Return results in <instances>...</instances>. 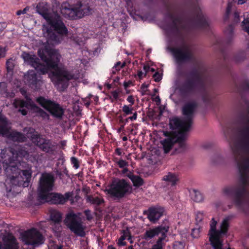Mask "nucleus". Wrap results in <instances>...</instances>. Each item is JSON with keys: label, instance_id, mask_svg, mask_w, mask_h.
Listing matches in <instances>:
<instances>
[{"label": "nucleus", "instance_id": "39448f33", "mask_svg": "<svg viewBox=\"0 0 249 249\" xmlns=\"http://www.w3.org/2000/svg\"><path fill=\"white\" fill-rule=\"evenodd\" d=\"M36 8L37 13L47 22L42 26L43 34L47 39V43L53 45L60 43L63 39V35L67 33L60 17L56 13L52 12L45 2H39Z\"/></svg>", "mask_w": 249, "mask_h": 249}, {"label": "nucleus", "instance_id": "b1692460", "mask_svg": "<svg viewBox=\"0 0 249 249\" xmlns=\"http://www.w3.org/2000/svg\"><path fill=\"white\" fill-rule=\"evenodd\" d=\"M163 180L168 185L174 186L178 181V178L176 174L169 172L163 177Z\"/></svg>", "mask_w": 249, "mask_h": 249}, {"label": "nucleus", "instance_id": "37998d69", "mask_svg": "<svg viewBox=\"0 0 249 249\" xmlns=\"http://www.w3.org/2000/svg\"><path fill=\"white\" fill-rule=\"evenodd\" d=\"M6 52V50L5 48H2L0 46V58L5 56Z\"/></svg>", "mask_w": 249, "mask_h": 249}, {"label": "nucleus", "instance_id": "423d86ee", "mask_svg": "<svg viewBox=\"0 0 249 249\" xmlns=\"http://www.w3.org/2000/svg\"><path fill=\"white\" fill-rule=\"evenodd\" d=\"M53 177L50 174H43L40 179L38 197L45 202L54 204L64 203L63 195L51 193L53 186Z\"/></svg>", "mask_w": 249, "mask_h": 249}, {"label": "nucleus", "instance_id": "13d9d810", "mask_svg": "<svg viewBox=\"0 0 249 249\" xmlns=\"http://www.w3.org/2000/svg\"><path fill=\"white\" fill-rule=\"evenodd\" d=\"M244 87L246 89H249V80H246L244 84Z\"/></svg>", "mask_w": 249, "mask_h": 249}, {"label": "nucleus", "instance_id": "dca6fc26", "mask_svg": "<svg viewBox=\"0 0 249 249\" xmlns=\"http://www.w3.org/2000/svg\"><path fill=\"white\" fill-rule=\"evenodd\" d=\"M21 240L26 244L38 245L43 243V237L39 231L35 228L25 231L20 234Z\"/></svg>", "mask_w": 249, "mask_h": 249}, {"label": "nucleus", "instance_id": "f3484780", "mask_svg": "<svg viewBox=\"0 0 249 249\" xmlns=\"http://www.w3.org/2000/svg\"><path fill=\"white\" fill-rule=\"evenodd\" d=\"M171 52L173 53L178 63L189 60L192 56L190 48L184 44L180 47L171 48Z\"/></svg>", "mask_w": 249, "mask_h": 249}, {"label": "nucleus", "instance_id": "412c9836", "mask_svg": "<svg viewBox=\"0 0 249 249\" xmlns=\"http://www.w3.org/2000/svg\"><path fill=\"white\" fill-rule=\"evenodd\" d=\"M163 210L161 208H152L148 210V218L152 222H155L162 215Z\"/></svg>", "mask_w": 249, "mask_h": 249}, {"label": "nucleus", "instance_id": "f03ea898", "mask_svg": "<svg viewBox=\"0 0 249 249\" xmlns=\"http://www.w3.org/2000/svg\"><path fill=\"white\" fill-rule=\"evenodd\" d=\"M38 54L45 65L40 63L36 55L26 52L22 53L21 57L25 63L34 67L39 74H44L49 71H53L49 76L55 85L75 78L74 76L64 68L58 67L61 55L57 50L45 46L44 49L39 50Z\"/></svg>", "mask_w": 249, "mask_h": 249}, {"label": "nucleus", "instance_id": "9b49d317", "mask_svg": "<svg viewBox=\"0 0 249 249\" xmlns=\"http://www.w3.org/2000/svg\"><path fill=\"white\" fill-rule=\"evenodd\" d=\"M81 213L70 212L67 214L65 219L67 226L76 235L83 237L85 235V226L82 223Z\"/></svg>", "mask_w": 249, "mask_h": 249}, {"label": "nucleus", "instance_id": "ddd939ff", "mask_svg": "<svg viewBox=\"0 0 249 249\" xmlns=\"http://www.w3.org/2000/svg\"><path fill=\"white\" fill-rule=\"evenodd\" d=\"M36 102L55 118L61 119L64 115V109L59 104L55 102L45 99L42 97L37 98Z\"/></svg>", "mask_w": 249, "mask_h": 249}, {"label": "nucleus", "instance_id": "2f4dec72", "mask_svg": "<svg viewBox=\"0 0 249 249\" xmlns=\"http://www.w3.org/2000/svg\"><path fill=\"white\" fill-rule=\"evenodd\" d=\"M200 228L196 227L192 230L191 235L193 238H198L200 236Z\"/></svg>", "mask_w": 249, "mask_h": 249}, {"label": "nucleus", "instance_id": "e433bc0d", "mask_svg": "<svg viewBox=\"0 0 249 249\" xmlns=\"http://www.w3.org/2000/svg\"><path fill=\"white\" fill-rule=\"evenodd\" d=\"M71 161L72 164H73V167L75 169H77L79 167V162H78V160L75 157H71Z\"/></svg>", "mask_w": 249, "mask_h": 249}, {"label": "nucleus", "instance_id": "bb28decb", "mask_svg": "<svg viewBox=\"0 0 249 249\" xmlns=\"http://www.w3.org/2000/svg\"><path fill=\"white\" fill-rule=\"evenodd\" d=\"M191 198L196 202H200L204 199L203 195L199 191L196 190H193L192 192Z\"/></svg>", "mask_w": 249, "mask_h": 249}, {"label": "nucleus", "instance_id": "c85d7f7f", "mask_svg": "<svg viewBox=\"0 0 249 249\" xmlns=\"http://www.w3.org/2000/svg\"><path fill=\"white\" fill-rule=\"evenodd\" d=\"M197 17L199 24L200 26L204 27H206V26H208L209 21L207 18L203 15L201 12L200 13H198Z\"/></svg>", "mask_w": 249, "mask_h": 249}, {"label": "nucleus", "instance_id": "a211bd4d", "mask_svg": "<svg viewBox=\"0 0 249 249\" xmlns=\"http://www.w3.org/2000/svg\"><path fill=\"white\" fill-rule=\"evenodd\" d=\"M24 81L26 84L35 89H38L42 83L41 77L37 76L35 71H29L24 75Z\"/></svg>", "mask_w": 249, "mask_h": 249}, {"label": "nucleus", "instance_id": "338daca9", "mask_svg": "<svg viewBox=\"0 0 249 249\" xmlns=\"http://www.w3.org/2000/svg\"><path fill=\"white\" fill-rule=\"evenodd\" d=\"M149 71H151L152 72H153V71H155V70L153 68H150V70Z\"/></svg>", "mask_w": 249, "mask_h": 249}, {"label": "nucleus", "instance_id": "de8ad7c7", "mask_svg": "<svg viewBox=\"0 0 249 249\" xmlns=\"http://www.w3.org/2000/svg\"><path fill=\"white\" fill-rule=\"evenodd\" d=\"M28 10V8L26 7L23 10H18L17 12V15L18 16H19L21 14H24L26 13V12Z\"/></svg>", "mask_w": 249, "mask_h": 249}, {"label": "nucleus", "instance_id": "e2e57ef3", "mask_svg": "<svg viewBox=\"0 0 249 249\" xmlns=\"http://www.w3.org/2000/svg\"><path fill=\"white\" fill-rule=\"evenodd\" d=\"M127 240H128L131 243H133V241L132 239V237L130 235V232H129V236H128Z\"/></svg>", "mask_w": 249, "mask_h": 249}, {"label": "nucleus", "instance_id": "1a4fd4ad", "mask_svg": "<svg viewBox=\"0 0 249 249\" xmlns=\"http://www.w3.org/2000/svg\"><path fill=\"white\" fill-rule=\"evenodd\" d=\"M129 184L124 179H117L112 181L108 188L104 191L114 199L119 200L131 192Z\"/></svg>", "mask_w": 249, "mask_h": 249}, {"label": "nucleus", "instance_id": "4c0bfd02", "mask_svg": "<svg viewBox=\"0 0 249 249\" xmlns=\"http://www.w3.org/2000/svg\"><path fill=\"white\" fill-rule=\"evenodd\" d=\"M204 218V214L202 212H198L196 214V221L197 222H200Z\"/></svg>", "mask_w": 249, "mask_h": 249}, {"label": "nucleus", "instance_id": "3c124183", "mask_svg": "<svg viewBox=\"0 0 249 249\" xmlns=\"http://www.w3.org/2000/svg\"><path fill=\"white\" fill-rule=\"evenodd\" d=\"M138 76L140 79H141L146 76V73L142 71H139L138 73Z\"/></svg>", "mask_w": 249, "mask_h": 249}, {"label": "nucleus", "instance_id": "4468645a", "mask_svg": "<svg viewBox=\"0 0 249 249\" xmlns=\"http://www.w3.org/2000/svg\"><path fill=\"white\" fill-rule=\"evenodd\" d=\"M27 137L31 139L33 143L46 153H53L55 150L54 143L49 140L41 138L32 128H30V133L28 134Z\"/></svg>", "mask_w": 249, "mask_h": 249}, {"label": "nucleus", "instance_id": "0e129e2a", "mask_svg": "<svg viewBox=\"0 0 249 249\" xmlns=\"http://www.w3.org/2000/svg\"><path fill=\"white\" fill-rule=\"evenodd\" d=\"M218 159H220V157H219L218 156L215 157L214 158V162H218V161H216V160Z\"/></svg>", "mask_w": 249, "mask_h": 249}, {"label": "nucleus", "instance_id": "8fccbe9b", "mask_svg": "<svg viewBox=\"0 0 249 249\" xmlns=\"http://www.w3.org/2000/svg\"><path fill=\"white\" fill-rule=\"evenodd\" d=\"M231 9V4L229 3L227 8L226 16H228Z\"/></svg>", "mask_w": 249, "mask_h": 249}, {"label": "nucleus", "instance_id": "c756f323", "mask_svg": "<svg viewBox=\"0 0 249 249\" xmlns=\"http://www.w3.org/2000/svg\"><path fill=\"white\" fill-rule=\"evenodd\" d=\"M125 64L126 63L125 62H124L123 63H121L120 61L117 62L112 68V73L113 74L116 73L117 72L119 71L121 68L124 67Z\"/></svg>", "mask_w": 249, "mask_h": 249}, {"label": "nucleus", "instance_id": "7c9ffc66", "mask_svg": "<svg viewBox=\"0 0 249 249\" xmlns=\"http://www.w3.org/2000/svg\"><path fill=\"white\" fill-rule=\"evenodd\" d=\"M242 23L243 30L249 35V14L247 18L242 21Z\"/></svg>", "mask_w": 249, "mask_h": 249}, {"label": "nucleus", "instance_id": "0eeeda50", "mask_svg": "<svg viewBox=\"0 0 249 249\" xmlns=\"http://www.w3.org/2000/svg\"><path fill=\"white\" fill-rule=\"evenodd\" d=\"M217 222L213 218L210 224L209 235L211 244L214 249H222L223 242L221 238L225 235L229 227V218H224L220 222L218 229H216Z\"/></svg>", "mask_w": 249, "mask_h": 249}, {"label": "nucleus", "instance_id": "864d4df0", "mask_svg": "<svg viewBox=\"0 0 249 249\" xmlns=\"http://www.w3.org/2000/svg\"><path fill=\"white\" fill-rule=\"evenodd\" d=\"M132 84V81H128L127 82H124V87H125V88H128V87L130 86V85H131Z\"/></svg>", "mask_w": 249, "mask_h": 249}, {"label": "nucleus", "instance_id": "ea45409f", "mask_svg": "<svg viewBox=\"0 0 249 249\" xmlns=\"http://www.w3.org/2000/svg\"><path fill=\"white\" fill-rule=\"evenodd\" d=\"M147 87V85L145 84L142 85L141 89L142 95H144L146 94Z\"/></svg>", "mask_w": 249, "mask_h": 249}, {"label": "nucleus", "instance_id": "4be33fe9", "mask_svg": "<svg viewBox=\"0 0 249 249\" xmlns=\"http://www.w3.org/2000/svg\"><path fill=\"white\" fill-rule=\"evenodd\" d=\"M173 20L172 30H176L177 31L182 29H187L188 23L185 20H184L180 18H175L174 17H171Z\"/></svg>", "mask_w": 249, "mask_h": 249}, {"label": "nucleus", "instance_id": "49530a36", "mask_svg": "<svg viewBox=\"0 0 249 249\" xmlns=\"http://www.w3.org/2000/svg\"><path fill=\"white\" fill-rule=\"evenodd\" d=\"M6 65L8 69H12L13 66L12 60L11 59L7 60L6 62Z\"/></svg>", "mask_w": 249, "mask_h": 249}, {"label": "nucleus", "instance_id": "6ab92c4d", "mask_svg": "<svg viewBox=\"0 0 249 249\" xmlns=\"http://www.w3.org/2000/svg\"><path fill=\"white\" fill-rule=\"evenodd\" d=\"M2 249H18V243L14 236L10 233L4 235L2 237Z\"/></svg>", "mask_w": 249, "mask_h": 249}, {"label": "nucleus", "instance_id": "774afa93", "mask_svg": "<svg viewBox=\"0 0 249 249\" xmlns=\"http://www.w3.org/2000/svg\"><path fill=\"white\" fill-rule=\"evenodd\" d=\"M127 249H134L133 248V247L132 246H130L128 247Z\"/></svg>", "mask_w": 249, "mask_h": 249}, {"label": "nucleus", "instance_id": "a19ab883", "mask_svg": "<svg viewBox=\"0 0 249 249\" xmlns=\"http://www.w3.org/2000/svg\"><path fill=\"white\" fill-rule=\"evenodd\" d=\"M153 78L156 82H159L161 79V75L159 72H156L153 75Z\"/></svg>", "mask_w": 249, "mask_h": 249}, {"label": "nucleus", "instance_id": "69168bd1", "mask_svg": "<svg viewBox=\"0 0 249 249\" xmlns=\"http://www.w3.org/2000/svg\"><path fill=\"white\" fill-rule=\"evenodd\" d=\"M122 140L123 141H126L127 140V138L125 136L123 137Z\"/></svg>", "mask_w": 249, "mask_h": 249}, {"label": "nucleus", "instance_id": "bf43d9fd", "mask_svg": "<svg viewBox=\"0 0 249 249\" xmlns=\"http://www.w3.org/2000/svg\"><path fill=\"white\" fill-rule=\"evenodd\" d=\"M143 70L144 71V72L146 74V73L150 70V67L148 66H144L143 67Z\"/></svg>", "mask_w": 249, "mask_h": 249}, {"label": "nucleus", "instance_id": "58836bf2", "mask_svg": "<svg viewBox=\"0 0 249 249\" xmlns=\"http://www.w3.org/2000/svg\"><path fill=\"white\" fill-rule=\"evenodd\" d=\"M233 32V27L231 25L229 26L228 28L225 31V33L230 37L231 36Z\"/></svg>", "mask_w": 249, "mask_h": 249}, {"label": "nucleus", "instance_id": "f8f14e48", "mask_svg": "<svg viewBox=\"0 0 249 249\" xmlns=\"http://www.w3.org/2000/svg\"><path fill=\"white\" fill-rule=\"evenodd\" d=\"M11 126L7 119L0 114V136H8L13 141L23 142L26 137L21 133L17 131L10 132Z\"/></svg>", "mask_w": 249, "mask_h": 249}, {"label": "nucleus", "instance_id": "aec40b11", "mask_svg": "<svg viewBox=\"0 0 249 249\" xmlns=\"http://www.w3.org/2000/svg\"><path fill=\"white\" fill-rule=\"evenodd\" d=\"M197 83L196 79H188L178 87L180 92L182 94H187L193 92Z\"/></svg>", "mask_w": 249, "mask_h": 249}, {"label": "nucleus", "instance_id": "09e8293b", "mask_svg": "<svg viewBox=\"0 0 249 249\" xmlns=\"http://www.w3.org/2000/svg\"><path fill=\"white\" fill-rule=\"evenodd\" d=\"M127 101L131 103V106L134 103V98L132 95H130L127 97Z\"/></svg>", "mask_w": 249, "mask_h": 249}, {"label": "nucleus", "instance_id": "f257e3e1", "mask_svg": "<svg viewBox=\"0 0 249 249\" xmlns=\"http://www.w3.org/2000/svg\"><path fill=\"white\" fill-rule=\"evenodd\" d=\"M243 126L239 136L229 142V150L240 176L239 185H227L221 190L222 194L232 199L237 206L245 202L246 187L249 186V116L240 118Z\"/></svg>", "mask_w": 249, "mask_h": 249}, {"label": "nucleus", "instance_id": "6e6d98bb", "mask_svg": "<svg viewBox=\"0 0 249 249\" xmlns=\"http://www.w3.org/2000/svg\"><path fill=\"white\" fill-rule=\"evenodd\" d=\"M137 113L135 112L132 116H131L129 117V119L131 120V121L135 120L137 119Z\"/></svg>", "mask_w": 249, "mask_h": 249}, {"label": "nucleus", "instance_id": "052dcab7", "mask_svg": "<svg viewBox=\"0 0 249 249\" xmlns=\"http://www.w3.org/2000/svg\"><path fill=\"white\" fill-rule=\"evenodd\" d=\"M115 153L118 155H121L122 154V152L121 151V149H119V148H116L115 149Z\"/></svg>", "mask_w": 249, "mask_h": 249}, {"label": "nucleus", "instance_id": "5fc2aeb1", "mask_svg": "<svg viewBox=\"0 0 249 249\" xmlns=\"http://www.w3.org/2000/svg\"><path fill=\"white\" fill-rule=\"evenodd\" d=\"M112 96L114 99H116L118 97V93L116 91H114L112 92Z\"/></svg>", "mask_w": 249, "mask_h": 249}, {"label": "nucleus", "instance_id": "6e6552de", "mask_svg": "<svg viewBox=\"0 0 249 249\" xmlns=\"http://www.w3.org/2000/svg\"><path fill=\"white\" fill-rule=\"evenodd\" d=\"M90 11L89 6L86 1H79L74 6H71L68 2H64L61 6V14L70 19L82 18L89 15Z\"/></svg>", "mask_w": 249, "mask_h": 249}, {"label": "nucleus", "instance_id": "a18cd8bd", "mask_svg": "<svg viewBox=\"0 0 249 249\" xmlns=\"http://www.w3.org/2000/svg\"><path fill=\"white\" fill-rule=\"evenodd\" d=\"M85 213L87 216V219L90 220L91 219H92V216L90 214V212L89 210H86L85 211Z\"/></svg>", "mask_w": 249, "mask_h": 249}, {"label": "nucleus", "instance_id": "cd10ccee", "mask_svg": "<svg viewBox=\"0 0 249 249\" xmlns=\"http://www.w3.org/2000/svg\"><path fill=\"white\" fill-rule=\"evenodd\" d=\"M129 230L126 229L124 230L123 234L119 238L118 242V244L119 246H124L125 245V243L124 242L125 239H127L128 236H129Z\"/></svg>", "mask_w": 249, "mask_h": 249}, {"label": "nucleus", "instance_id": "9d476101", "mask_svg": "<svg viewBox=\"0 0 249 249\" xmlns=\"http://www.w3.org/2000/svg\"><path fill=\"white\" fill-rule=\"evenodd\" d=\"M168 231V227L164 226H158L154 228H148L146 229L142 235V238L145 240L148 241L156 236L160 235L159 237L156 244H155L151 249H162V241L166 237V233Z\"/></svg>", "mask_w": 249, "mask_h": 249}, {"label": "nucleus", "instance_id": "393cba45", "mask_svg": "<svg viewBox=\"0 0 249 249\" xmlns=\"http://www.w3.org/2000/svg\"><path fill=\"white\" fill-rule=\"evenodd\" d=\"M126 176L131 179L135 186H140L143 183L142 179L140 177L134 175L131 172H129Z\"/></svg>", "mask_w": 249, "mask_h": 249}, {"label": "nucleus", "instance_id": "a878e982", "mask_svg": "<svg viewBox=\"0 0 249 249\" xmlns=\"http://www.w3.org/2000/svg\"><path fill=\"white\" fill-rule=\"evenodd\" d=\"M50 218L52 223H60L62 215L60 212L56 210H53L51 212Z\"/></svg>", "mask_w": 249, "mask_h": 249}, {"label": "nucleus", "instance_id": "473e14b6", "mask_svg": "<svg viewBox=\"0 0 249 249\" xmlns=\"http://www.w3.org/2000/svg\"><path fill=\"white\" fill-rule=\"evenodd\" d=\"M122 110L125 115H129L132 113V108L129 106L124 105L123 107Z\"/></svg>", "mask_w": 249, "mask_h": 249}, {"label": "nucleus", "instance_id": "c03bdc74", "mask_svg": "<svg viewBox=\"0 0 249 249\" xmlns=\"http://www.w3.org/2000/svg\"><path fill=\"white\" fill-rule=\"evenodd\" d=\"M72 193L68 192V193H66L63 196V198H64V203L72 196Z\"/></svg>", "mask_w": 249, "mask_h": 249}, {"label": "nucleus", "instance_id": "c9c22d12", "mask_svg": "<svg viewBox=\"0 0 249 249\" xmlns=\"http://www.w3.org/2000/svg\"><path fill=\"white\" fill-rule=\"evenodd\" d=\"M184 244L181 242H175L174 244L173 249H183Z\"/></svg>", "mask_w": 249, "mask_h": 249}, {"label": "nucleus", "instance_id": "603ef678", "mask_svg": "<svg viewBox=\"0 0 249 249\" xmlns=\"http://www.w3.org/2000/svg\"><path fill=\"white\" fill-rule=\"evenodd\" d=\"M5 28V24L4 23H0V35Z\"/></svg>", "mask_w": 249, "mask_h": 249}, {"label": "nucleus", "instance_id": "4d7b16f0", "mask_svg": "<svg viewBox=\"0 0 249 249\" xmlns=\"http://www.w3.org/2000/svg\"><path fill=\"white\" fill-rule=\"evenodd\" d=\"M123 170H122L123 174H126V175L129 172L128 171V169L126 167L123 168Z\"/></svg>", "mask_w": 249, "mask_h": 249}, {"label": "nucleus", "instance_id": "f704fd0d", "mask_svg": "<svg viewBox=\"0 0 249 249\" xmlns=\"http://www.w3.org/2000/svg\"><path fill=\"white\" fill-rule=\"evenodd\" d=\"M116 163L120 168H123L128 166V163L122 159L118 160L116 161Z\"/></svg>", "mask_w": 249, "mask_h": 249}, {"label": "nucleus", "instance_id": "20e7f679", "mask_svg": "<svg viewBox=\"0 0 249 249\" xmlns=\"http://www.w3.org/2000/svg\"><path fill=\"white\" fill-rule=\"evenodd\" d=\"M196 107V104L195 102L186 104L182 108L184 119L180 120L178 118H174L170 120V128L173 133L177 134L175 136H170L161 142L164 153H168L173 146L175 147V151L178 153H181L186 149L185 140L186 138V132L189 130L192 123L193 113Z\"/></svg>", "mask_w": 249, "mask_h": 249}, {"label": "nucleus", "instance_id": "680f3d73", "mask_svg": "<svg viewBox=\"0 0 249 249\" xmlns=\"http://www.w3.org/2000/svg\"><path fill=\"white\" fill-rule=\"evenodd\" d=\"M238 3L239 4H242L245 3L247 0H237Z\"/></svg>", "mask_w": 249, "mask_h": 249}, {"label": "nucleus", "instance_id": "2eb2a0df", "mask_svg": "<svg viewBox=\"0 0 249 249\" xmlns=\"http://www.w3.org/2000/svg\"><path fill=\"white\" fill-rule=\"evenodd\" d=\"M26 98V101L15 99L13 103V105L16 108H19L18 111L21 112L23 115L27 114V111L26 108L35 110L38 112L40 116L43 117L47 115L46 113L42 109L36 107L30 98L27 97Z\"/></svg>", "mask_w": 249, "mask_h": 249}, {"label": "nucleus", "instance_id": "72a5a7b5", "mask_svg": "<svg viewBox=\"0 0 249 249\" xmlns=\"http://www.w3.org/2000/svg\"><path fill=\"white\" fill-rule=\"evenodd\" d=\"M52 228L54 232H59L61 230V226L60 223H52Z\"/></svg>", "mask_w": 249, "mask_h": 249}, {"label": "nucleus", "instance_id": "5701e85b", "mask_svg": "<svg viewBox=\"0 0 249 249\" xmlns=\"http://www.w3.org/2000/svg\"><path fill=\"white\" fill-rule=\"evenodd\" d=\"M86 199L87 202L95 206L101 205L105 202L103 196L99 194L87 196Z\"/></svg>", "mask_w": 249, "mask_h": 249}, {"label": "nucleus", "instance_id": "7ed1b4c3", "mask_svg": "<svg viewBox=\"0 0 249 249\" xmlns=\"http://www.w3.org/2000/svg\"><path fill=\"white\" fill-rule=\"evenodd\" d=\"M13 158L9 162L6 160L3 161V167L6 177L4 185L7 192V196H10L13 194L12 190L16 186L27 187L30 180L32 171L30 166L24 162H21L19 158H25L32 162L37 161L39 155L36 154L30 155L25 150L20 148L18 151H11Z\"/></svg>", "mask_w": 249, "mask_h": 249}, {"label": "nucleus", "instance_id": "79ce46f5", "mask_svg": "<svg viewBox=\"0 0 249 249\" xmlns=\"http://www.w3.org/2000/svg\"><path fill=\"white\" fill-rule=\"evenodd\" d=\"M234 22L235 23H237L239 22V13L238 12H235L233 15Z\"/></svg>", "mask_w": 249, "mask_h": 249}]
</instances>
